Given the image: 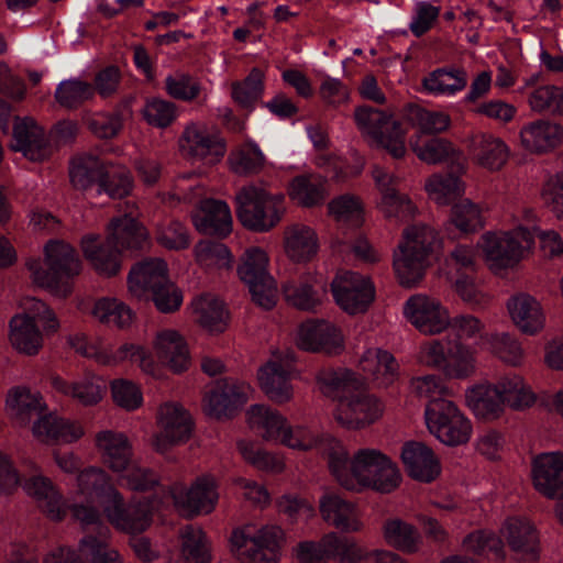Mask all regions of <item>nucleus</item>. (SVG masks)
Wrapping results in <instances>:
<instances>
[{"label": "nucleus", "mask_w": 563, "mask_h": 563, "mask_svg": "<svg viewBox=\"0 0 563 563\" xmlns=\"http://www.w3.org/2000/svg\"><path fill=\"white\" fill-rule=\"evenodd\" d=\"M246 421L249 427L263 439L279 441L299 452L316 450L317 454L325 457H349L350 455L338 439L329 434L313 435L302 427L291 428L287 426L285 417L265 405H252L246 411Z\"/></svg>", "instance_id": "1"}, {"label": "nucleus", "mask_w": 563, "mask_h": 563, "mask_svg": "<svg viewBox=\"0 0 563 563\" xmlns=\"http://www.w3.org/2000/svg\"><path fill=\"white\" fill-rule=\"evenodd\" d=\"M318 380L335 393L339 400L336 421L347 429H363L377 421L383 412V402L364 388V382L351 371H322Z\"/></svg>", "instance_id": "2"}, {"label": "nucleus", "mask_w": 563, "mask_h": 563, "mask_svg": "<svg viewBox=\"0 0 563 563\" xmlns=\"http://www.w3.org/2000/svg\"><path fill=\"white\" fill-rule=\"evenodd\" d=\"M7 406L12 418L21 426L34 420L33 433L46 442L71 443L84 433L77 422L46 413L42 396L27 387H13L8 395Z\"/></svg>", "instance_id": "3"}, {"label": "nucleus", "mask_w": 563, "mask_h": 563, "mask_svg": "<svg viewBox=\"0 0 563 563\" xmlns=\"http://www.w3.org/2000/svg\"><path fill=\"white\" fill-rule=\"evenodd\" d=\"M45 260L32 258L27 269L37 286L66 298L74 289L75 279L82 269L77 251L60 240H49L44 246Z\"/></svg>", "instance_id": "4"}, {"label": "nucleus", "mask_w": 563, "mask_h": 563, "mask_svg": "<svg viewBox=\"0 0 563 563\" xmlns=\"http://www.w3.org/2000/svg\"><path fill=\"white\" fill-rule=\"evenodd\" d=\"M329 467L338 483L347 490L372 488L389 494L401 482L400 472L391 460H330Z\"/></svg>", "instance_id": "5"}, {"label": "nucleus", "mask_w": 563, "mask_h": 563, "mask_svg": "<svg viewBox=\"0 0 563 563\" xmlns=\"http://www.w3.org/2000/svg\"><path fill=\"white\" fill-rule=\"evenodd\" d=\"M285 196L272 195L264 188L247 185L235 195V213L240 223L253 232H268L285 213Z\"/></svg>", "instance_id": "6"}, {"label": "nucleus", "mask_w": 563, "mask_h": 563, "mask_svg": "<svg viewBox=\"0 0 563 563\" xmlns=\"http://www.w3.org/2000/svg\"><path fill=\"white\" fill-rule=\"evenodd\" d=\"M404 243L394 254V269L398 282L406 288L417 286L423 278L427 258L438 242L437 233L429 227H412L405 231Z\"/></svg>", "instance_id": "7"}, {"label": "nucleus", "mask_w": 563, "mask_h": 563, "mask_svg": "<svg viewBox=\"0 0 563 563\" xmlns=\"http://www.w3.org/2000/svg\"><path fill=\"white\" fill-rule=\"evenodd\" d=\"M420 361L441 372L446 379L464 380L476 373L474 352L457 338L446 335L421 345Z\"/></svg>", "instance_id": "8"}, {"label": "nucleus", "mask_w": 563, "mask_h": 563, "mask_svg": "<svg viewBox=\"0 0 563 563\" xmlns=\"http://www.w3.org/2000/svg\"><path fill=\"white\" fill-rule=\"evenodd\" d=\"M0 130L3 134L12 133L15 152H20L26 158L41 162L51 154V143L44 128L34 119L13 117V107L10 102L0 98Z\"/></svg>", "instance_id": "9"}, {"label": "nucleus", "mask_w": 563, "mask_h": 563, "mask_svg": "<svg viewBox=\"0 0 563 563\" xmlns=\"http://www.w3.org/2000/svg\"><path fill=\"white\" fill-rule=\"evenodd\" d=\"M354 119L376 148L386 151L393 158L400 159L406 153V132L401 123L386 112L371 106L357 107Z\"/></svg>", "instance_id": "10"}, {"label": "nucleus", "mask_w": 563, "mask_h": 563, "mask_svg": "<svg viewBox=\"0 0 563 563\" xmlns=\"http://www.w3.org/2000/svg\"><path fill=\"white\" fill-rule=\"evenodd\" d=\"M424 416L429 431L443 444L460 446L470 441L472 423L452 400L432 398Z\"/></svg>", "instance_id": "11"}, {"label": "nucleus", "mask_w": 563, "mask_h": 563, "mask_svg": "<svg viewBox=\"0 0 563 563\" xmlns=\"http://www.w3.org/2000/svg\"><path fill=\"white\" fill-rule=\"evenodd\" d=\"M268 257L260 247H251L244 252L238 266L240 279L247 286L252 301L271 310L277 302V284L267 272Z\"/></svg>", "instance_id": "12"}, {"label": "nucleus", "mask_w": 563, "mask_h": 563, "mask_svg": "<svg viewBox=\"0 0 563 563\" xmlns=\"http://www.w3.org/2000/svg\"><path fill=\"white\" fill-rule=\"evenodd\" d=\"M251 386L232 378L217 380L203 396V412L216 420L233 419L249 399Z\"/></svg>", "instance_id": "13"}, {"label": "nucleus", "mask_w": 563, "mask_h": 563, "mask_svg": "<svg viewBox=\"0 0 563 563\" xmlns=\"http://www.w3.org/2000/svg\"><path fill=\"white\" fill-rule=\"evenodd\" d=\"M157 423L161 431L151 439V445L157 454H165L173 446L186 442L194 430L189 412L178 404L162 405L157 411Z\"/></svg>", "instance_id": "14"}, {"label": "nucleus", "mask_w": 563, "mask_h": 563, "mask_svg": "<svg viewBox=\"0 0 563 563\" xmlns=\"http://www.w3.org/2000/svg\"><path fill=\"white\" fill-rule=\"evenodd\" d=\"M118 211L108 229L115 249L125 251H143L150 244L148 232L146 228L136 220V206L131 201H122L113 205Z\"/></svg>", "instance_id": "15"}, {"label": "nucleus", "mask_w": 563, "mask_h": 563, "mask_svg": "<svg viewBox=\"0 0 563 563\" xmlns=\"http://www.w3.org/2000/svg\"><path fill=\"white\" fill-rule=\"evenodd\" d=\"M297 345L299 349L321 353L327 356L339 355L344 350L341 331L325 320H307L298 331Z\"/></svg>", "instance_id": "16"}, {"label": "nucleus", "mask_w": 563, "mask_h": 563, "mask_svg": "<svg viewBox=\"0 0 563 563\" xmlns=\"http://www.w3.org/2000/svg\"><path fill=\"white\" fill-rule=\"evenodd\" d=\"M170 496L175 506L190 516L211 512L218 499L214 481L208 476L198 477L188 489L183 484H174Z\"/></svg>", "instance_id": "17"}, {"label": "nucleus", "mask_w": 563, "mask_h": 563, "mask_svg": "<svg viewBox=\"0 0 563 563\" xmlns=\"http://www.w3.org/2000/svg\"><path fill=\"white\" fill-rule=\"evenodd\" d=\"M108 521L126 533H141L152 522V515L146 504L129 505L112 487L108 486Z\"/></svg>", "instance_id": "18"}, {"label": "nucleus", "mask_w": 563, "mask_h": 563, "mask_svg": "<svg viewBox=\"0 0 563 563\" xmlns=\"http://www.w3.org/2000/svg\"><path fill=\"white\" fill-rule=\"evenodd\" d=\"M409 321L424 334H435L449 324L448 311L440 301L423 295L411 296L405 307Z\"/></svg>", "instance_id": "19"}, {"label": "nucleus", "mask_w": 563, "mask_h": 563, "mask_svg": "<svg viewBox=\"0 0 563 563\" xmlns=\"http://www.w3.org/2000/svg\"><path fill=\"white\" fill-rule=\"evenodd\" d=\"M178 145L184 157L196 159H203L208 156L220 158L224 156L227 150L222 137L209 133L206 125L196 122L185 126Z\"/></svg>", "instance_id": "20"}, {"label": "nucleus", "mask_w": 563, "mask_h": 563, "mask_svg": "<svg viewBox=\"0 0 563 563\" xmlns=\"http://www.w3.org/2000/svg\"><path fill=\"white\" fill-rule=\"evenodd\" d=\"M409 145L417 157L427 164L448 162V169L454 173L466 172V158L452 142L442 137L422 140L420 134L411 136Z\"/></svg>", "instance_id": "21"}, {"label": "nucleus", "mask_w": 563, "mask_h": 563, "mask_svg": "<svg viewBox=\"0 0 563 563\" xmlns=\"http://www.w3.org/2000/svg\"><path fill=\"white\" fill-rule=\"evenodd\" d=\"M331 289L336 303L350 314L365 312L375 296L374 286L356 274L332 282Z\"/></svg>", "instance_id": "22"}, {"label": "nucleus", "mask_w": 563, "mask_h": 563, "mask_svg": "<svg viewBox=\"0 0 563 563\" xmlns=\"http://www.w3.org/2000/svg\"><path fill=\"white\" fill-rule=\"evenodd\" d=\"M70 181L75 189H96L98 195L106 192V163L96 155L80 154L70 161Z\"/></svg>", "instance_id": "23"}, {"label": "nucleus", "mask_w": 563, "mask_h": 563, "mask_svg": "<svg viewBox=\"0 0 563 563\" xmlns=\"http://www.w3.org/2000/svg\"><path fill=\"white\" fill-rule=\"evenodd\" d=\"M197 231L206 235L227 236L232 230V217L227 202L218 199H203L192 214Z\"/></svg>", "instance_id": "24"}, {"label": "nucleus", "mask_w": 563, "mask_h": 563, "mask_svg": "<svg viewBox=\"0 0 563 563\" xmlns=\"http://www.w3.org/2000/svg\"><path fill=\"white\" fill-rule=\"evenodd\" d=\"M167 279L169 278L166 262L162 258H146L131 268L128 285L132 294L145 297Z\"/></svg>", "instance_id": "25"}, {"label": "nucleus", "mask_w": 563, "mask_h": 563, "mask_svg": "<svg viewBox=\"0 0 563 563\" xmlns=\"http://www.w3.org/2000/svg\"><path fill=\"white\" fill-rule=\"evenodd\" d=\"M483 241V249L490 269L499 271L512 267L521 258V244L509 233L501 235L486 233Z\"/></svg>", "instance_id": "26"}, {"label": "nucleus", "mask_w": 563, "mask_h": 563, "mask_svg": "<svg viewBox=\"0 0 563 563\" xmlns=\"http://www.w3.org/2000/svg\"><path fill=\"white\" fill-rule=\"evenodd\" d=\"M157 358L176 374L189 368L190 356L186 341L175 330L157 333L154 341Z\"/></svg>", "instance_id": "27"}, {"label": "nucleus", "mask_w": 563, "mask_h": 563, "mask_svg": "<svg viewBox=\"0 0 563 563\" xmlns=\"http://www.w3.org/2000/svg\"><path fill=\"white\" fill-rule=\"evenodd\" d=\"M320 514L324 521L344 532H356L362 528L356 506L333 493L320 499Z\"/></svg>", "instance_id": "28"}, {"label": "nucleus", "mask_w": 563, "mask_h": 563, "mask_svg": "<svg viewBox=\"0 0 563 563\" xmlns=\"http://www.w3.org/2000/svg\"><path fill=\"white\" fill-rule=\"evenodd\" d=\"M468 152L476 164L489 170H499L509 156L505 142L486 133H477L470 139Z\"/></svg>", "instance_id": "29"}, {"label": "nucleus", "mask_w": 563, "mask_h": 563, "mask_svg": "<svg viewBox=\"0 0 563 563\" xmlns=\"http://www.w3.org/2000/svg\"><path fill=\"white\" fill-rule=\"evenodd\" d=\"M282 290L289 305L299 310L314 311L322 302L321 294L325 292V284L317 276L307 275L285 283Z\"/></svg>", "instance_id": "30"}, {"label": "nucleus", "mask_w": 563, "mask_h": 563, "mask_svg": "<svg viewBox=\"0 0 563 563\" xmlns=\"http://www.w3.org/2000/svg\"><path fill=\"white\" fill-rule=\"evenodd\" d=\"M96 91L102 98H106V68L99 69L95 86L80 79L62 81L55 90V99L64 108L77 109L90 99Z\"/></svg>", "instance_id": "31"}, {"label": "nucleus", "mask_w": 563, "mask_h": 563, "mask_svg": "<svg viewBox=\"0 0 563 563\" xmlns=\"http://www.w3.org/2000/svg\"><path fill=\"white\" fill-rule=\"evenodd\" d=\"M504 537L520 560L536 561L539 558V537L534 527L527 520H507Z\"/></svg>", "instance_id": "32"}, {"label": "nucleus", "mask_w": 563, "mask_h": 563, "mask_svg": "<svg viewBox=\"0 0 563 563\" xmlns=\"http://www.w3.org/2000/svg\"><path fill=\"white\" fill-rule=\"evenodd\" d=\"M534 489L549 499L563 498V460H532Z\"/></svg>", "instance_id": "33"}, {"label": "nucleus", "mask_w": 563, "mask_h": 563, "mask_svg": "<svg viewBox=\"0 0 563 563\" xmlns=\"http://www.w3.org/2000/svg\"><path fill=\"white\" fill-rule=\"evenodd\" d=\"M520 139L523 147L531 152H548L562 144L563 126L559 123L538 120L521 129Z\"/></svg>", "instance_id": "34"}, {"label": "nucleus", "mask_w": 563, "mask_h": 563, "mask_svg": "<svg viewBox=\"0 0 563 563\" xmlns=\"http://www.w3.org/2000/svg\"><path fill=\"white\" fill-rule=\"evenodd\" d=\"M196 322L210 334L223 333L228 328L229 312L224 303L205 294L191 302Z\"/></svg>", "instance_id": "35"}, {"label": "nucleus", "mask_w": 563, "mask_h": 563, "mask_svg": "<svg viewBox=\"0 0 563 563\" xmlns=\"http://www.w3.org/2000/svg\"><path fill=\"white\" fill-rule=\"evenodd\" d=\"M507 308L515 324L527 334H534L544 325V314L539 301L528 294L511 297Z\"/></svg>", "instance_id": "36"}, {"label": "nucleus", "mask_w": 563, "mask_h": 563, "mask_svg": "<svg viewBox=\"0 0 563 563\" xmlns=\"http://www.w3.org/2000/svg\"><path fill=\"white\" fill-rule=\"evenodd\" d=\"M24 489L29 496L37 501L38 507L48 518L55 521L64 519L66 510L63 507L62 495L49 478L33 476L25 482Z\"/></svg>", "instance_id": "37"}, {"label": "nucleus", "mask_w": 563, "mask_h": 563, "mask_svg": "<svg viewBox=\"0 0 563 563\" xmlns=\"http://www.w3.org/2000/svg\"><path fill=\"white\" fill-rule=\"evenodd\" d=\"M289 377L290 373L280 362H268L258 372L261 388L276 404H285L292 397Z\"/></svg>", "instance_id": "38"}, {"label": "nucleus", "mask_w": 563, "mask_h": 563, "mask_svg": "<svg viewBox=\"0 0 563 563\" xmlns=\"http://www.w3.org/2000/svg\"><path fill=\"white\" fill-rule=\"evenodd\" d=\"M375 179L382 192L380 209L385 217L399 221H408L411 219L415 214V207L407 196L399 195L391 186L393 178L377 170Z\"/></svg>", "instance_id": "39"}, {"label": "nucleus", "mask_w": 563, "mask_h": 563, "mask_svg": "<svg viewBox=\"0 0 563 563\" xmlns=\"http://www.w3.org/2000/svg\"><path fill=\"white\" fill-rule=\"evenodd\" d=\"M466 401L474 415L485 421L500 417L504 411L503 398L496 385H477L466 393Z\"/></svg>", "instance_id": "40"}, {"label": "nucleus", "mask_w": 563, "mask_h": 563, "mask_svg": "<svg viewBox=\"0 0 563 563\" xmlns=\"http://www.w3.org/2000/svg\"><path fill=\"white\" fill-rule=\"evenodd\" d=\"M284 245L288 257L297 263L310 261L318 252L316 232L301 224H295L285 230Z\"/></svg>", "instance_id": "41"}, {"label": "nucleus", "mask_w": 563, "mask_h": 563, "mask_svg": "<svg viewBox=\"0 0 563 563\" xmlns=\"http://www.w3.org/2000/svg\"><path fill=\"white\" fill-rule=\"evenodd\" d=\"M10 340L20 352L36 354L42 346V332L34 317L15 316L10 321Z\"/></svg>", "instance_id": "42"}, {"label": "nucleus", "mask_w": 563, "mask_h": 563, "mask_svg": "<svg viewBox=\"0 0 563 563\" xmlns=\"http://www.w3.org/2000/svg\"><path fill=\"white\" fill-rule=\"evenodd\" d=\"M361 365L364 372L372 374L378 385L387 387L395 382L398 376L399 365L391 353L383 350H368Z\"/></svg>", "instance_id": "43"}, {"label": "nucleus", "mask_w": 563, "mask_h": 563, "mask_svg": "<svg viewBox=\"0 0 563 563\" xmlns=\"http://www.w3.org/2000/svg\"><path fill=\"white\" fill-rule=\"evenodd\" d=\"M405 120L412 126L419 129L422 134H438L450 126V117L444 112L429 111L419 104L409 103L404 109Z\"/></svg>", "instance_id": "44"}, {"label": "nucleus", "mask_w": 563, "mask_h": 563, "mask_svg": "<svg viewBox=\"0 0 563 563\" xmlns=\"http://www.w3.org/2000/svg\"><path fill=\"white\" fill-rule=\"evenodd\" d=\"M328 560L336 563H361L368 556L367 551L354 539L330 532L323 536Z\"/></svg>", "instance_id": "45"}, {"label": "nucleus", "mask_w": 563, "mask_h": 563, "mask_svg": "<svg viewBox=\"0 0 563 563\" xmlns=\"http://www.w3.org/2000/svg\"><path fill=\"white\" fill-rule=\"evenodd\" d=\"M463 174L448 169L446 174H438L430 177L426 188L438 205L446 206L453 203L454 200L464 194V184L460 178Z\"/></svg>", "instance_id": "46"}, {"label": "nucleus", "mask_w": 563, "mask_h": 563, "mask_svg": "<svg viewBox=\"0 0 563 563\" xmlns=\"http://www.w3.org/2000/svg\"><path fill=\"white\" fill-rule=\"evenodd\" d=\"M288 195L302 207H314L325 199L324 181L318 177L297 176L289 186Z\"/></svg>", "instance_id": "47"}, {"label": "nucleus", "mask_w": 563, "mask_h": 563, "mask_svg": "<svg viewBox=\"0 0 563 563\" xmlns=\"http://www.w3.org/2000/svg\"><path fill=\"white\" fill-rule=\"evenodd\" d=\"M384 538L386 542L407 553H415L419 549L420 536L417 529L400 519H390L384 523Z\"/></svg>", "instance_id": "48"}, {"label": "nucleus", "mask_w": 563, "mask_h": 563, "mask_svg": "<svg viewBox=\"0 0 563 563\" xmlns=\"http://www.w3.org/2000/svg\"><path fill=\"white\" fill-rule=\"evenodd\" d=\"M467 75L463 69L438 68L422 80L426 90L433 93H454L465 88Z\"/></svg>", "instance_id": "49"}, {"label": "nucleus", "mask_w": 563, "mask_h": 563, "mask_svg": "<svg viewBox=\"0 0 563 563\" xmlns=\"http://www.w3.org/2000/svg\"><path fill=\"white\" fill-rule=\"evenodd\" d=\"M497 387L504 406L507 405L515 410H522L536 402L537 397L534 393L525 385L519 376L504 377L498 382Z\"/></svg>", "instance_id": "50"}, {"label": "nucleus", "mask_w": 563, "mask_h": 563, "mask_svg": "<svg viewBox=\"0 0 563 563\" xmlns=\"http://www.w3.org/2000/svg\"><path fill=\"white\" fill-rule=\"evenodd\" d=\"M232 99L244 109H252L264 92V73L260 68H252L242 81L232 84Z\"/></svg>", "instance_id": "51"}, {"label": "nucleus", "mask_w": 563, "mask_h": 563, "mask_svg": "<svg viewBox=\"0 0 563 563\" xmlns=\"http://www.w3.org/2000/svg\"><path fill=\"white\" fill-rule=\"evenodd\" d=\"M183 555L188 563H209L210 549L201 528L188 525L181 529Z\"/></svg>", "instance_id": "52"}, {"label": "nucleus", "mask_w": 563, "mask_h": 563, "mask_svg": "<svg viewBox=\"0 0 563 563\" xmlns=\"http://www.w3.org/2000/svg\"><path fill=\"white\" fill-rule=\"evenodd\" d=\"M229 163L235 174L247 176L263 169L265 157L255 144L245 143L230 153Z\"/></svg>", "instance_id": "53"}, {"label": "nucleus", "mask_w": 563, "mask_h": 563, "mask_svg": "<svg viewBox=\"0 0 563 563\" xmlns=\"http://www.w3.org/2000/svg\"><path fill=\"white\" fill-rule=\"evenodd\" d=\"M449 223L463 233L476 232L484 227V220L478 206L470 199H463L452 205Z\"/></svg>", "instance_id": "54"}, {"label": "nucleus", "mask_w": 563, "mask_h": 563, "mask_svg": "<svg viewBox=\"0 0 563 563\" xmlns=\"http://www.w3.org/2000/svg\"><path fill=\"white\" fill-rule=\"evenodd\" d=\"M99 378L88 374L81 380L68 383L60 378L55 380V386L84 405H95L101 399V386Z\"/></svg>", "instance_id": "55"}, {"label": "nucleus", "mask_w": 563, "mask_h": 563, "mask_svg": "<svg viewBox=\"0 0 563 563\" xmlns=\"http://www.w3.org/2000/svg\"><path fill=\"white\" fill-rule=\"evenodd\" d=\"M328 210L339 223L347 224L352 228H358L363 223V211L357 198L343 195L328 205Z\"/></svg>", "instance_id": "56"}, {"label": "nucleus", "mask_w": 563, "mask_h": 563, "mask_svg": "<svg viewBox=\"0 0 563 563\" xmlns=\"http://www.w3.org/2000/svg\"><path fill=\"white\" fill-rule=\"evenodd\" d=\"M165 89L173 99L190 102L200 95L201 85L189 74L176 73L165 79Z\"/></svg>", "instance_id": "57"}, {"label": "nucleus", "mask_w": 563, "mask_h": 563, "mask_svg": "<svg viewBox=\"0 0 563 563\" xmlns=\"http://www.w3.org/2000/svg\"><path fill=\"white\" fill-rule=\"evenodd\" d=\"M110 387L112 400L118 407L133 411L142 406V391L133 382L123 378L113 379Z\"/></svg>", "instance_id": "58"}, {"label": "nucleus", "mask_w": 563, "mask_h": 563, "mask_svg": "<svg viewBox=\"0 0 563 563\" xmlns=\"http://www.w3.org/2000/svg\"><path fill=\"white\" fill-rule=\"evenodd\" d=\"M162 313H174L183 303V291L169 279L145 296Z\"/></svg>", "instance_id": "59"}, {"label": "nucleus", "mask_w": 563, "mask_h": 563, "mask_svg": "<svg viewBox=\"0 0 563 563\" xmlns=\"http://www.w3.org/2000/svg\"><path fill=\"white\" fill-rule=\"evenodd\" d=\"M196 258L199 263L211 265L214 264L219 267L230 268L232 256L228 246L221 242L216 241H200L196 247Z\"/></svg>", "instance_id": "60"}, {"label": "nucleus", "mask_w": 563, "mask_h": 563, "mask_svg": "<svg viewBox=\"0 0 563 563\" xmlns=\"http://www.w3.org/2000/svg\"><path fill=\"white\" fill-rule=\"evenodd\" d=\"M463 544L467 551L476 554L494 553L496 558L503 559V542L499 537L488 531H474L467 534Z\"/></svg>", "instance_id": "61"}, {"label": "nucleus", "mask_w": 563, "mask_h": 563, "mask_svg": "<svg viewBox=\"0 0 563 563\" xmlns=\"http://www.w3.org/2000/svg\"><path fill=\"white\" fill-rule=\"evenodd\" d=\"M176 104L163 99L147 101L143 109V117L153 126L165 129L176 119Z\"/></svg>", "instance_id": "62"}, {"label": "nucleus", "mask_w": 563, "mask_h": 563, "mask_svg": "<svg viewBox=\"0 0 563 563\" xmlns=\"http://www.w3.org/2000/svg\"><path fill=\"white\" fill-rule=\"evenodd\" d=\"M78 487L81 494L88 498L97 499L102 505L106 496V473L98 467H88L79 472L77 476Z\"/></svg>", "instance_id": "63"}, {"label": "nucleus", "mask_w": 563, "mask_h": 563, "mask_svg": "<svg viewBox=\"0 0 563 563\" xmlns=\"http://www.w3.org/2000/svg\"><path fill=\"white\" fill-rule=\"evenodd\" d=\"M134 186L133 176L125 166H115L108 162V196L113 199L128 197Z\"/></svg>", "instance_id": "64"}]
</instances>
